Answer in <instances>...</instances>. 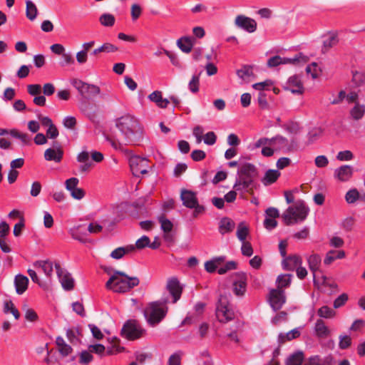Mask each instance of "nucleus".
<instances>
[{"mask_svg":"<svg viewBox=\"0 0 365 365\" xmlns=\"http://www.w3.org/2000/svg\"><path fill=\"white\" fill-rule=\"evenodd\" d=\"M115 126L119 131L124 145H136L143 138V126L133 115L125 113L115 120Z\"/></svg>","mask_w":365,"mask_h":365,"instance_id":"nucleus-1","label":"nucleus"},{"mask_svg":"<svg viewBox=\"0 0 365 365\" xmlns=\"http://www.w3.org/2000/svg\"><path fill=\"white\" fill-rule=\"evenodd\" d=\"M139 283L138 277H130L124 272L115 271L106 282V287L114 292L124 293L138 286Z\"/></svg>","mask_w":365,"mask_h":365,"instance_id":"nucleus-2","label":"nucleus"},{"mask_svg":"<svg viewBox=\"0 0 365 365\" xmlns=\"http://www.w3.org/2000/svg\"><path fill=\"white\" fill-rule=\"evenodd\" d=\"M309 209L302 200L297 201L289 206L282 214V218L287 225L303 222L307 217Z\"/></svg>","mask_w":365,"mask_h":365,"instance_id":"nucleus-3","label":"nucleus"},{"mask_svg":"<svg viewBox=\"0 0 365 365\" xmlns=\"http://www.w3.org/2000/svg\"><path fill=\"white\" fill-rule=\"evenodd\" d=\"M216 317L221 323H227L235 319V313L226 295H220L216 307Z\"/></svg>","mask_w":365,"mask_h":365,"instance_id":"nucleus-4","label":"nucleus"},{"mask_svg":"<svg viewBox=\"0 0 365 365\" xmlns=\"http://www.w3.org/2000/svg\"><path fill=\"white\" fill-rule=\"evenodd\" d=\"M167 308L160 302H152L145 309L144 315L149 324L155 326L165 317Z\"/></svg>","mask_w":365,"mask_h":365,"instance_id":"nucleus-5","label":"nucleus"},{"mask_svg":"<svg viewBox=\"0 0 365 365\" xmlns=\"http://www.w3.org/2000/svg\"><path fill=\"white\" fill-rule=\"evenodd\" d=\"M308 58L302 53L296 54L293 58H282L279 56L271 57L267 61L269 67H276L281 64L299 65L307 63Z\"/></svg>","mask_w":365,"mask_h":365,"instance_id":"nucleus-6","label":"nucleus"},{"mask_svg":"<svg viewBox=\"0 0 365 365\" xmlns=\"http://www.w3.org/2000/svg\"><path fill=\"white\" fill-rule=\"evenodd\" d=\"M180 198L183 205L195 210V216L204 212L205 208L203 206L199 205L195 192L187 190H182L181 191Z\"/></svg>","mask_w":365,"mask_h":365,"instance_id":"nucleus-7","label":"nucleus"},{"mask_svg":"<svg viewBox=\"0 0 365 365\" xmlns=\"http://www.w3.org/2000/svg\"><path fill=\"white\" fill-rule=\"evenodd\" d=\"M144 330L134 320H128L121 329V335L128 340H135L141 337Z\"/></svg>","mask_w":365,"mask_h":365,"instance_id":"nucleus-8","label":"nucleus"},{"mask_svg":"<svg viewBox=\"0 0 365 365\" xmlns=\"http://www.w3.org/2000/svg\"><path fill=\"white\" fill-rule=\"evenodd\" d=\"M71 84L78 91L80 95L84 98L98 95L100 93V88L97 86L88 84L80 79L73 78L71 80Z\"/></svg>","mask_w":365,"mask_h":365,"instance_id":"nucleus-9","label":"nucleus"},{"mask_svg":"<svg viewBox=\"0 0 365 365\" xmlns=\"http://www.w3.org/2000/svg\"><path fill=\"white\" fill-rule=\"evenodd\" d=\"M129 165L133 174L139 177L140 175L145 174L149 168L148 160L138 155H132L129 158Z\"/></svg>","mask_w":365,"mask_h":365,"instance_id":"nucleus-10","label":"nucleus"},{"mask_svg":"<svg viewBox=\"0 0 365 365\" xmlns=\"http://www.w3.org/2000/svg\"><path fill=\"white\" fill-rule=\"evenodd\" d=\"M270 145H272L275 151H282L289 153L295 149L296 143L294 140H289L282 135H276L270 138Z\"/></svg>","mask_w":365,"mask_h":365,"instance_id":"nucleus-11","label":"nucleus"},{"mask_svg":"<svg viewBox=\"0 0 365 365\" xmlns=\"http://www.w3.org/2000/svg\"><path fill=\"white\" fill-rule=\"evenodd\" d=\"M235 25L248 33H253L257 29L256 21L245 15H238L235 19Z\"/></svg>","mask_w":365,"mask_h":365,"instance_id":"nucleus-12","label":"nucleus"},{"mask_svg":"<svg viewBox=\"0 0 365 365\" xmlns=\"http://www.w3.org/2000/svg\"><path fill=\"white\" fill-rule=\"evenodd\" d=\"M56 273L63 288L65 290H71L74 287V280L71 274L62 269L58 264H55Z\"/></svg>","mask_w":365,"mask_h":365,"instance_id":"nucleus-13","label":"nucleus"},{"mask_svg":"<svg viewBox=\"0 0 365 365\" xmlns=\"http://www.w3.org/2000/svg\"><path fill=\"white\" fill-rule=\"evenodd\" d=\"M269 302L274 311L279 310L285 303L284 292L280 289H272L269 292Z\"/></svg>","mask_w":365,"mask_h":365,"instance_id":"nucleus-14","label":"nucleus"},{"mask_svg":"<svg viewBox=\"0 0 365 365\" xmlns=\"http://www.w3.org/2000/svg\"><path fill=\"white\" fill-rule=\"evenodd\" d=\"M255 187V181L245 178L242 176H237L233 185L234 190L238 192H252Z\"/></svg>","mask_w":365,"mask_h":365,"instance_id":"nucleus-15","label":"nucleus"},{"mask_svg":"<svg viewBox=\"0 0 365 365\" xmlns=\"http://www.w3.org/2000/svg\"><path fill=\"white\" fill-rule=\"evenodd\" d=\"M233 292L237 296L244 295L247 288V276L245 273H237L233 279Z\"/></svg>","mask_w":365,"mask_h":365,"instance_id":"nucleus-16","label":"nucleus"},{"mask_svg":"<svg viewBox=\"0 0 365 365\" xmlns=\"http://www.w3.org/2000/svg\"><path fill=\"white\" fill-rule=\"evenodd\" d=\"M354 173V168L349 165H341L334 170V177L340 182H346L349 180Z\"/></svg>","mask_w":365,"mask_h":365,"instance_id":"nucleus-17","label":"nucleus"},{"mask_svg":"<svg viewBox=\"0 0 365 365\" xmlns=\"http://www.w3.org/2000/svg\"><path fill=\"white\" fill-rule=\"evenodd\" d=\"M284 88L294 94H302L304 86L298 76L289 77L286 83Z\"/></svg>","mask_w":365,"mask_h":365,"instance_id":"nucleus-18","label":"nucleus"},{"mask_svg":"<svg viewBox=\"0 0 365 365\" xmlns=\"http://www.w3.org/2000/svg\"><path fill=\"white\" fill-rule=\"evenodd\" d=\"M166 288L173 297V302L175 303L181 296L182 287L179 281L175 277H172L168 280Z\"/></svg>","mask_w":365,"mask_h":365,"instance_id":"nucleus-19","label":"nucleus"},{"mask_svg":"<svg viewBox=\"0 0 365 365\" xmlns=\"http://www.w3.org/2000/svg\"><path fill=\"white\" fill-rule=\"evenodd\" d=\"M237 175L242 176L250 180L255 181L257 176V170L256 167L251 163H245L241 165L237 171Z\"/></svg>","mask_w":365,"mask_h":365,"instance_id":"nucleus-20","label":"nucleus"},{"mask_svg":"<svg viewBox=\"0 0 365 365\" xmlns=\"http://www.w3.org/2000/svg\"><path fill=\"white\" fill-rule=\"evenodd\" d=\"M69 233L74 240H76L83 243L86 242L88 232L86 225H75L69 230Z\"/></svg>","mask_w":365,"mask_h":365,"instance_id":"nucleus-21","label":"nucleus"},{"mask_svg":"<svg viewBox=\"0 0 365 365\" xmlns=\"http://www.w3.org/2000/svg\"><path fill=\"white\" fill-rule=\"evenodd\" d=\"M314 334L319 339H326L331 335V330L322 319H317L314 327Z\"/></svg>","mask_w":365,"mask_h":365,"instance_id":"nucleus-22","label":"nucleus"},{"mask_svg":"<svg viewBox=\"0 0 365 365\" xmlns=\"http://www.w3.org/2000/svg\"><path fill=\"white\" fill-rule=\"evenodd\" d=\"M63 152L60 147L48 148L44 152V158L48 161L59 163L63 158Z\"/></svg>","mask_w":365,"mask_h":365,"instance_id":"nucleus-23","label":"nucleus"},{"mask_svg":"<svg viewBox=\"0 0 365 365\" xmlns=\"http://www.w3.org/2000/svg\"><path fill=\"white\" fill-rule=\"evenodd\" d=\"M282 267L285 270L296 269L299 265H302V259L297 255H292L284 257L282 263Z\"/></svg>","mask_w":365,"mask_h":365,"instance_id":"nucleus-24","label":"nucleus"},{"mask_svg":"<svg viewBox=\"0 0 365 365\" xmlns=\"http://www.w3.org/2000/svg\"><path fill=\"white\" fill-rule=\"evenodd\" d=\"M237 75L242 80V83H250L254 78L253 68L251 66H244L237 71Z\"/></svg>","mask_w":365,"mask_h":365,"instance_id":"nucleus-25","label":"nucleus"},{"mask_svg":"<svg viewBox=\"0 0 365 365\" xmlns=\"http://www.w3.org/2000/svg\"><path fill=\"white\" fill-rule=\"evenodd\" d=\"M14 285L16 293L18 294H22L28 288V277L23 274H17L14 278Z\"/></svg>","mask_w":365,"mask_h":365,"instance_id":"nucleus-26","label":"nucleus"},{"mask_svg":"<svg viewBox=\"0 0 365 365\" xmlns=\"http://www.w3.org/2000/svg\"><path fill=\"white\" fill-rule=\"evenodd\" d=\"M148 99L161 108H166L170 103L168 99L163 98L162 92L160 91H155L151 93L148 96Z\"/></svg>","mask_w":365,"mask_h":365,"instance_id":"nucleus-27","label":"nucleus"},{"mask_svg":"<svg viewBox=\"0 0 365 365\" xmlns=\"http://www.w3.org/2000/svg\"><path fill=\"white\" fill-rule=\"evenodd\" d=\"M307 262L309 264V269L313 273L314 283L316 284L317 283L316 272L319 269V266L321 264V257L319 255L313 254L308 257Z\"/></svg>","mask_w":365,"mask_h":365,"instance_id":"nucleus-28","label":"nucleus"},{"mask_svg":"<svg viewBox=\"0 0 365 365\" xmlns=\"http://www.w3.org/2000/svg\"><path fill=\"white\" fill-rule=\"evenodd\" d=\"M195 40L188 36H183L178 39L177 46L184 53H188L192 51Z\"/></svg>","mask_w":365,"mask_h":365,"instance_id":"nucleus-29","label":"nucleus"},{"mask_svg":"<svg viewBox=\"0 0 365 365\" xmlns=\"http://www.w3.org/2000/svg\"><path fill=\"white\" fill-rule=\"evenodd\" d=\"M235 227V222L229 217H223L220 221L219 232L221 235H225L232 232Z\"/></svg>","mask_w":365,"mask_h":365,"instance_id":"nucleus-30","label":"nucleus"},{"mask_svg":"<svg viewBox=\"0 0 365 365\" xmlns=\"http://www.w3.org/2000/svg\"><path fill=\"white\" fill-rule=\"evenodd\" d=\"M135 250V247L133 245H130L125 247H120L115 249L110 253V257L115 259H120L126 254L130 253Z\"/></svg>","mask_w":365,"mask_h":365,"instance_id":"nucleus-31","label":"nucleus"},{"mask_svg":"<svg viewBox=\"0 0 365 365\" xmlns=\"http://www.w3.org/2000/svg\"><path fill=\"white\" fill-rule=\"evenodd\" d=\"M301 334V328H295L287 333H280L278 336V341L279 343L283 344L287 341L298 338Z\"/></svg>","mask_w":365,"mask_h":365,"instance_id":"nucleus-32","label":"nucleus"},{"mask_svg":"<svg viewBox=\"0 0 365 365\" xmlns=\"http://www.w3.org/2000/svg\"><path fill=\"white\" fill-rule=\"evenodd\" d=\"M351 117L355 120H361L365 115V105L360 103H356L350 109L349 111Z\"/></svg>","mask_w":365,"mask_h":365,"instance_id":"nucleus-33","label":"nucleus"},{"mask_svg":"<svg viewBox=\"0 0 365 365\" xmlns=\"http://www.w3.org/2000/svg\"><path fill=\"white\" fill-rule=\"evenodd\" d=\"M33 265L36 269H41L48 277L53 273V263L48 260L37 261Z\"/></svg>","mask_w":365,"mask_h":365,"instance_id":"nucleus-34","label":"nucleus"},{"mask_svg":"<svg viewBox=\"0 0 365 365\" xmlns=\"http://www.w3.org/2000/svg\"><path fill=\"white\" fill-rule=\"evenodd\" d=\"M279 176L280 173L277 170H268L262 179V182L266 186L269 185L276 182Z\"/></svg>","mask_w":365,"mask_h":365,"instance_id":"nucleus-35","label":"nucleus"},{"mask_svg":"<svg viewBox=\"0 0 365 365\" xmlns=\"http://www.w3.org/2000/svg\"><path fill=\"white\" fill-rule=\"evenodd\" d=\"M56 344L58 347L59 353L63 356H67L72 352V348L70 345L67 344L61 336H58L56 339Z\"/></svg>","mask_w":365,"mask_h":365,"instance_id":"nucleus-36","label":"nucleus"},{"mask_svg":"<svg viewBox=\"0 0 365 365\" xmlns=\"http://www.w3.org/2000/svg\"><path fill=\"white\" fill-rule=\"evenodd\" d=\"M38 15V9L31 0L26 1V16L30 21H34Z\"/></svg>","mask_w":365,"mask_h":365,"instance_id":"nucleus-37","label":"nucleus"},{"mask_svg":"<svg viewBox=\"0 0 365 365\" xmlns=\"http://www.w3.org/2000/svg\"><path fill=\"white\" fill-rule=\"evenodd\" d=\"M250 233L249 227L245 222H241L237 227L236 235L237 239L242 242L246 241V238Z\"/></svg>","mask_w":365,"mask_h":365,"instance_id":"nucleus-38","label":"nucleus"},{"mask_svg":"<svg viewBox=\"0 0 365 365\" xmlns=\"http://www.w3.org/2000/svg\"><path fill=\"white\" fill-rule=\"evenodd\" d=\"M225 257L223 256L215 257L210 261H207L205 263V269L209 273L214 272L218 265H220L222 262L225 261Z\"/></svg>","mask_w":365,"mask_h":365,"instance_id":"nucleus-39","label":"nucleus"},{"mask_svg":"<svg viewBox=\"0 0 365 365\" xmlns=\"http://www.w3.org/2000/svg\"><path fill=\"white\" fill-rule=\"evenodd\" d=\"M3 311L5 314H11L16 320L19 319L20 313L14 304L11 300H6L4 303Z\"/></svg>","mask_w":365,"mask_h":365,"instance_id":"nucleus-40","label":"nucleus"},{"mask_svg":"<svg viewBox=\"0 0 365 365\" xmlns=\"http://www.w3.org/2000/svg\"><path fill=\"white\" fill-rule=\"evenodd\" d=\"M339 42V38L337 34L336 33H330L328 34L324 39L323 46L324 48L327 51L330 48L336 46Z\"/></svg>","mask_w":365,"mask_h":365,"instance_id":"nucleus-41","label":"nucleus"},{"mask_svg":"<svg viewBox=\"0 0 365 365\" xmlns=\"http://www.w3.org/2000/svg\"><path fill=\"white\" fill-rule=\"evenodd\" d=\"M303 361V353L302 351H297L289 356L286 360V365H302Z\"/></svg>","mask_w":365,"mask_h":365,"instance_id":"nucleus-42","label":"nucleus"},{"mask_svg":"<svg viewBox=\"0 0 365 365\" xmlns=\"http://www.w3.org/2000/svg\"><path fill=\"white\" fill-rule=\"evenodd\" d=\"M318 315L324 319H332L336 316V312L328 306H323L317 311Z\"/></svg>","mask_w":365,"mask_h":365,"instance_id":"nucleus-43","label":"nucleus"},{"mask_svg":"<svg viewBox=\"0 0 365 365\" xmlns=\"http://www.w3.org/2000/svg\"><path fill=\"white\" fill-rule=\"evenodd\" d=\"M292 275L289 274H280L277 279L278 289L287 287L291 284Z\"/></svg>","mask_w":365,"mask_h":365,"instance_id":"nucleus-44","label":"nucleus"},{"mask_svg":"<svg viewBox=\"0 0 365 365\" xmlns=\"http://www.w3.org/2000/svg\"><path fill=\"white\" fill-rule=\"evenodd\" d=\"M160 224L161 230L164 232H170L173 230V225L170 220L167 219L164 215H160L158 217Z\"/></svg>","mask_w":365,"mask_h":365,"instance_id":"nucleus-45","label":"nucleus"},{"mask_svg":"<svg viewBox=\"0 0 365 365\" xmlns=\"http://www.w3.org/2000/svg\"><path fill=\"white\" fill-rule=\"evenodd\" d=\"M99 21L104 26H112L115 24V19L113 14H103L100 16Z\"/></svg>","mask_w":365,"mask_h":365,"instance_id":"nucleus-46","label":"nucleus"},{"mask_svg":"<svg viewBox=\"0 0 365 365\" xmlns=\"http://www.w3.org/2000/svg\"><path fill=\"white\" fill-rule=\"evenodd\" d=\"M23 310L24 311L25 319L31 322H36L38 319V314L36 312L31 308L24 306L23 307Z\"/></svg>","mask_w":365,"mask_h":365,"instance_id":"nucleus-47","label":"nucleus"},{"mask_svg":"<svg viewBox=\"0 0 365 365\" xmlns=\"http://www.w3.org/2000/svg\"><path fill=\"white\" fill-rule=\"evenodd\" d=\"M199 86H200L199 75H193L188 83L189 90L192 93H196L199 91Z\"/></svg>","mask_w":365,"mask_h":365,"instance_id":"nucleus-48","label":"nucleus"},{"mask_svg":"<svg viewBox=\"0 0 365 365\" xmlns=\"http://www.w3.org/2000/svg\"><path fill=\"white\" fill-rule=\"evenodd\" d=\"M265 145H270V138H260L253 144L250 145L249 148L252 150L261 147L264 148Z\"/></svg>","mask_w":365,"mask_h":365,"instance_id":"nucleus-49","label":"nucleus"},{"mask_svg":"<svg viewBox=\"0 0 365 365\" xmlns=\"http://www.w3.org/2000/svg\"><path fill=\"white\" fill-rule=\"evenodd\" d=\"M307 73L310 74L313 78H316L320 74L321 70L317 63H312L306 68Z\"/></svg>","mask_w":365,"mask_h":365,"instance_id":"nucleus-50","label":"nucleus"},{"mask_svg":"<svg viewBox=\"0 0 365 365\" xmlns=\"http://www.w3.org/2000/svg\"><path fill=\"white\" fill-rule=\"evenodd\" d=\"M359 197V193L356 189H351L349 190L346 195V201L349 204L354 203Z\"/></svg>","mask_w":365,"mask_h":365,"instance_id":"nucleus-51","label":"nucleus"},{"mask_svg":"<svg viewBox=\"0 0 365 365\" xmlns=\"http://www.w3.org/2000/svg\"><path fill=\"white\" fill-rule=\"evenodd\" d=\"M27 92L33 96H38L42 92V87L40 84H29L27 86Z\"/></svg>","mask_w":365,"mask_h":365,"instance_id":"nucleus-52","label":"nucleus"},{"mask_svg":"<svg viewBox=\"0 0 365 365\" xmlns=\"http://www.w3.org/2000/svg\"><path fill=\"white\" fill-rule=\"evenodd\" d=\"M354 158V155L350 150H344L338 153L336 159L340 161H349Z\"/></svg>","mask_w":365,"mask_h":365,"instance_id":"nucleus-53","label":"nucleus"},{"mask_svg":"<svg viewBox=\"0 0 365 365\" xmlns=\"http://www.w3.org/2000/svg\"><path fill=\"white\" fill-rule=\"evenodd\" d=\"M150 245V238L148 236L143 235L139 238L134 245L135 249L141 250Z\"/></svg>","mask_w":365,"mask_h":365,"instance_id":"nucleus-54","label":"nucleus"},{"mask_svg":"<svg viewBox=\"0 0 365 365\" xmlns=\"http://www.w3.org/2000/svg\"><path fill=\"white\" fill-rule=\"evenodd\" d=\"M93 359V356L88 351H83L80 354L79 362L82 364L87 365L91 362Z\"/></svg>","mask_w":365,"mask_h":365,"instance_id":"nucleus-55","label":"nucleus"},{"mask_svg":"<svg viewBox=\"0 0 365 365\" xmlns=\"http://www.w3.org/2000/svg\"><path fill=\"white\" fill-rule=\"evenodd\" d=\"M273 85V82L271 80H266L263 82L257 83L252 85V88L255 90L263 91L267 90Z\"/></svg>","mask_w":365,"mask_h":365,"instance_id":"nucleus-56","label":"nucleus"},{"mask_svg":"<svg viewBox=\"0 0 365 365\" xmlns=\"http://www.w3.org/2000/svg\"><path fill=\"white\" fill-rule=\"evenodd\" d=\"M106 350L105 346L101 344H91L88 346V351L98 355L103 354Z\"/></svg>","mask_w":365,"mask_h":365,"instance_id":"nucleus-57","label":"nucleus"},{"mask_svg":"<svg viewBox=\"0 0 365 365\" xmlns=\"http://www.w3.org/2000/svg\"><path fill=\"white\" fill-rule=\"evenodd\" d=\"M314 163L317 168H322L328 165L329 160L325 155H318L314 160Z\"/></svg>","mask_w":365,"mask_h":365,"instance_id":"nucleus-58","label":"nucleus"},{"mask_svg":"<svg viewBox=\"0 0 365 365\" xmlns=\"http://www.w3.org/2000/svg\"><path fill=\"white\" fill-rule=\"evenodd\" d=\"M349 297L348 295L345 293L339 295L334 301V307L335 309L340 308L344 306L345 303L347 302Z\"/></svg>","mask_w":365,"mask_h":365,"instance_id":"nucleus-59","label":"nucleus"},{"mask_svg":"<svg viewBox=\"0 0 365 365\" xmlns=\"http://www.w3.org/2000/svg\"><path fill=\"white\" fill-rule=\"evenodd\" d=\"M88 327L91 331L93 338H95L97 340H101L103 338V334L97 326H96L95 324H88Z\"/></svg>","mask_w":365,"mask_h":365,"instance_id":"nucleus-60","label":"nucleus"},{"mask_svg":"<svg viewBox=\"0 0 365 365\" xmlns=\"http://www.w3.org/2000/svg\"><path fill=\"white\" fill-rule=\"evenodd\" d=\"M351 343V339L347 335H341L339 336V346L341 349H347Z\"/></svg>","mask_w":365,"mask_h":365,"instance_id":"nucleus-61","label":"nucleus"},{"mask_svg":"<svg viewBox=\"0 0 365 365\" xmlns=\"http://www.w3.org/2000/svg\"><path fill=\"white\" fill-rule=\"evenodd\" d=\"M241 251L243 255L250 257L253 254V250L249 242H242Z\"/></svg>","mask_w":365,"mask_h":365,"instance_id":"nucleus-62","label":"nucleus"},{"mask_svg":"<svg viewBox=\"0 0 365 365\" xmlns=\"http://www.w3.org/2000/svg\"><path fill=\"white\" fill-rule=\"evenodd\" d=\"M79 182V180L77 178H71L66 180L65 185L66 188L71 192L74 189L77 188V185Z\"/></svg>","mask_w":365,"mask_h":365,"instance_id":"nucleus-63","label":"nucleus"},{"mask_svg":"<svg viewBox=\"0 0 365 365\" xmlns=\"http://www.w3.org/2000/svg\"><path fill=\"white\" fill-rule=\"evenodd\" d=\"M204 143L208 145H212L216 143L217 136L212 131L207 133L203 138Z\"/></svg>","mask_w":365,"mask_h":365,"instance_id":"nucleus-64","label":"nucleus"}]
</instances>
